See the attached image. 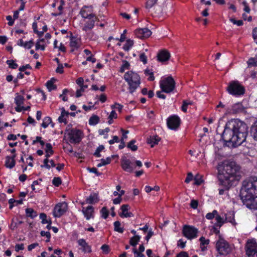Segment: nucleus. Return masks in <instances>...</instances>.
Here are the masks:
<instances>
[{"mask_svg": "<svg viewBox=\"0 0 257 257\" xmlns=\"http://www.w3.org/2000/svg\"><path fill=\"white\" fill-rule=\"evenodd\" d=\"M133 45L134 41L131 39H128L126 40L125 44L123 46V49L124 50L128 51Z\"/></svg>", "mask_w": 257, "mask_h": 257, "instance_id": "obj_35", "label": "nucleus"}, {"mask_svg": "<svg viewBox=\"0 0 257 257\" xmlns=\"http://www.w3.org/2000/svg\"><path fill=\"white\" fill-rule=\"evenodd\" d=\"M26 215L31 218H34L37 216V213L33 209L28 208L26 209Z\"/></svg>", "mask_w": 257, "mask_h": 257, "instance_id": "obj_28", "label": "nucleus"}, {"mask_svg": "<svg viewBox=\"0 0 257 257\" xmlns=\"http://www.w3.org/2000/svg\"><path fill=\"white\" fill-rule=\"evenodd\" d=\"M175 85V81L171 76L166 77L160 82V86L162 91L167 93H170L174 90Z\"/></svg>", "mask_w": 257, "mask_h": 257, "instance_id": "obj_6", "label": "nucleus"}, {"mask_svg": "<svg viewBox=\"0 0 257 257\" xmlns=\"http://www.w3.org/2000/svg\"><path fill=\"white\" fill-rule=\"evenodd\" d=\"M33 44H34L33 41L30 40L29 41L25 42V44H24V45L23 47H25V48L30 49L33 46Z\"/></svg>", "mask_w": 257, "mask_h": 257, "instance_id": "obj_53", "label": "nucleus"}, {"mask_svg": "<svg viewBox=\"0 0 257 257\" xmlns=\"http://www.w3.org/2000/svg\"><path fill=\"white\" fill-rule=\"evenodd\" d=\"M228 92L233 95L240 96L244 93V87L238 81L231 82L227 87Z\"/></svg>", "mask_w": 257, "mask_h": 257, "instance_id": "obj_5", "label": "nucleus"}, {"mask_svg": "<svg viewBox=\"0 0 257 257\" xmlns=\"http://www.w3.org/2000/svg\"><path fill=\"white\" fill-rule=\"evenodd\" d=\"M135 34L140 39H145L151 35L152 32L147 28H140L135 31Z\"/></svg>", "mask_w": 257, "mask_h": 257, "instance_id": "obj_15", "label": "nucleus"}, {"mask_svg": "<svg viewBox=\"0 0 257 257\" xmlns=\"http://www.w3.org/2000/svg\"><path fill=\"white\" fill-rule=\"evenodd\" d=\"M6 19L9 21L8 25L10 26H12L14 25V21L13 20L11 16H7L6 17Z\"/></svg>", "mask_w": 257, "mask_h": 257, "instance_id": "obj_61", "label": "nucleus"}, {"mask_svg": "<svg viewBox=\"0 0 257 257\" xmlns=\"http://www.w3.org/2000/svg\"><path fill=\"white\" fill-rule=\"evenodd\" d=\"M124 79L127 83L128 89L131 94H133L141 84L140 75L132 71H128L124 74Z\"/></svg>", "mask_w": 257, "mask_h": 257, "instance_id": "obj_4", "label": "nucleus"}, {"mask_svg": "<svg viewBox=\"0 0 257 257\" xmlns=\"http://www.w3.org/2000/svg\"><path fill=\"white\" fill-rule=\"evenodd\" d=\"M247 135L246 124L239 119H232L226 122L222 138L227 146L235 148L245 141Z\"/></svg>", "mask_w": 257, "mask_h": 257, "instance_id": "obj_1", "label": "nucleus"}, {"mask_svg": "<svg viewBox=\"0 0 257 257\" xmlns=\"http://www.w3.org/2000/svg\"><path fill=\"white\" fill-rule=\"evenodd\" d=\"M101 213L102 215V217H103L104 219H106L107 218L108 216V211L106 207H103L101 210Z\"/></svg>", "mask_w": 257, "mask_h": 257, "instance_id": "obj_50", "label": "nucleus"}, {"mask_svg": "<svg viewBox=\"0 0 257 257\" xmlns=\"http://www.w3.org/2000/svg\"><path fill=\"white\" fill-rule=\"evenodd\" d=\"M93 212V207L91 206H89L86 208H83L82 209V212L87 220L92 217Z\"/></svg>", "mask_w": 257, "mask_h": 257, "instance_id": "obj_21", "label": "nucleus"}, {"mask_svg": "<svg viewBox=\"0 0 257 257\" xmlns=\"http://www.w3.org/2000/svg\"><path fill=\"white\" fill-rule=\"evenodd\" d=\"M80 14L81 16L85 19H91L92 17L95 16V15L92 13L91 8L86 6L81 9Z\"/></svg>", "mask_w": 257, "mask_h": 257, "instance_id": "obj_17", "label": "nucleus"}, {"mask_svg": "<svg viewBox=\"0 0 257 257\" xmlns=\"http://www.w3.org/2000/svg\"><path fill=\"white\" fill-rule=\"evenodd\" d=\"M199 241H200V248L202 251H204L207 249V247L205 246L209 243V239H205V237L202 236L200 238Z\"/></svg>", "mask_w": 257, "mask_h": 257, "instance_id": "obj_24", "label": "nucleus"}, {"mask_svg": "<svg viewBox=\"0 0 257 257\" xmlns=\"http://www.w3.org/2000/svg\"><path fill=\"white\" fill-rule=\"evenodd\" d=\"M104 149V147L103 145H100L96 150L95 153H94V155L97 157H100L101 155L100 152L102 151Z\"/></svg>", "mask_w": 257, "mask_h": 257, "instance_id": "obj_47", "label": "nucleus"}, {"mask_svg": "<svg viewBox=\"0 0 257 257\" xmlns=\"http://www.w3.org/2000/svg\"><path fill=\"white\" fill-rule=\"evenodd\" d=\"M68 92V90L65 89L63 90V93L60 95V97L62 98V100L64 101H66L68 100V98L65 96V95Z\"/></svg>", "mask_w": 257, "mask_h": 257, "instance_id": "obj_56", "label": "nucleus"}, {"mask_svg": "<svg viewBox=\"0 0 257 257\" xmlns=\"http://www.w3.org/2000/svg\"><path fill=\"white\" fill-rule=\"evenodd\" d=\"M216 215H217V211L214 210L212 212L207 213L206 215V218L207 219H212L213 218H215Z\"/></svg>", "mask_w": 257, "mask_h": 257, "instance_id": "obj_49", "label": "nucleus"}, {"mask_svg": "<svg viewBox=\"0 0 257 257\" xmlns=\"http://www.w3.org/2000/svg\"><path fill=\"white\" fill-rule=\"evenodd\" d=\"M215 218L216 221L215 225L217 226L220 227L225 222V219L219 215L217 212V215H215Z\"/></svg>", "mask_w": 257, "mask_h": 257, "instance_id": "obj_25", "label": "nucleus"}, {"mask_svg": "<svg viewBox=\"0 0 257 257\" xmlns=\"http://www.w3.org/2000/svg\"><path fill=\"white\" fill-rule=\"evenodd\" d=\"M52 182L55 186H59L61 184V179L60 177H54Z\"/></svg>", "mask_w": 257, "mask_h": 257, "instance_id": "obj_51", "label": "nucleus"}, {"mask_svg": "<svg viewBox=\"0 0 257 257\" xmlns=\"http://www.w3.org/2000/svg\"><path fill=\"white\" fill-rule=\"evenodd\" d=\"M89 20L84 24V26L82 28V30L85 32L90 30L93 28L95 22L97 20V18L95 16L94 17H92L91 19Z\"/></svg>", "mask_w": 257, "mask_h": 257, "instance_id": "obj_20", "label": "nucleus"}, {"mask_svg": "<svg viewBox=\"0 0 257 257\" xmlns=\"http://www.w3.org/2000/svg\"><path fill=\"white\" fill-rule=\"evenodd\" d=\"M230 21L233 24L237 25L238 26H240L243 25V22L242 20H235L234 19H230Z\"/></svg>", "mask_w": 257, "mask_h": 257, "instance_id": "obj_54", "label": "nucleus"}, {"mask_svg": "<svg viewBox=\"0 0 257 257\" xmlns=\"http://www.w3.org/2000/svg\"><path fill=\"white\" fill-rule=\"evenodd\" d=\"M145 191L147 193L150 192L152 190L158 191L160 190V187L158 186H155L154 187H151L149 186H146L145 188Z\"/></svg>", "mask_w": 257, "mask_h": 257, "instance_id": "obj_44", "label": "nucleus"}, {"mask_svg": "<svg viewBox=\"0 0 257 257\" xmlns=\"http://www.w3.org/2000/svg\"><path fill=\"white\" fill-rule=\"evenodd\" d=\"M245 247L248 257H257V243L255 239L248 240Z\"/></svg>", "mask_w": 257, "mask_h": 257, "instance_id": "obj_9", "label": "nucleus"}, {"mask_svg": "<svg viewBox=\"0 0 257 257\" xmlns=\"http://www.w3.org/2000/svg\"><path fill=\"white\" fill-rule=\"evenodd\" d=\"M243 107L241 103H236L232 105L231 108H227L225 114H235L243 111Z\"/></svg>", "mask_w": 257, "mask_h": 257, "instance_id": "obj_16", "label": "nucleus"}, {"mask_svg": "<svg viewBox=\"0 0 257 257\" xmlns=\"http://www.w3.org/2000/svg\"><path fill=\"white\" fill-rule=\"evenodd\" d=\"M26 69H32V67L30 66V64H27L25 66H22L19 68V71L20 72L25 71Z\"/></svg>", "mask_w": 257, "mask_h": 257, "instance_id": "obj_59", "label": "nucleus"}, {"mask_svg": "<svg viewBox=\"0 0 257 257\" xmlns=\"http://www.w3.org/2000/svg\"><path fill=\"white\" fill-rule=\"evenodd\" d=\"M257 194V178L251 177L244 180L240 190V197Z\"/></svg>", "mask_w": 257, "mask_h": 257, "instance_id": "obj_3", "label": "nucleus"}, {"mask_svg": "<svg viewBox=\"0 0 257 257\" xmlns=\"http://www.w3.org/2000/svg\"><path fill=\"white\" fill-rule=\"evenodd\" d=\"M248 67H254L257 66V57L251 58L247 61Z\"/></svg>", "mask_w": 257, "mask_h": 257, "instance_id": "obj_37", "label": "nucleus"}, {"mask_svg": "<svg viewBox=\"0 0 257 257\" xmlns=\"http://www.w3.org/2000/svg\"><path fill=\"white\" fill-rule=\"evenodd\" d=\"M198 232V230L196 228L187 225L184 226L182 230L184 236L189 239L196 238L197 236Z\"/></svg>", "mask_w": 257, "mask_h": 257, "instance_id": "obj_11", "label": "nucleus"}, {"mask_svg": "<svg viewBox=\"0 0 257 257\" xmlns=\"http://www.w3.org/2000/svg\"><path fill=\"white\" fill-rule=\"evenodd\" d=\"M241 178L240 167L235 162H231L224 164L222 174L219 177L220 184L226 189H229L235 181Z\"/></svg>", "mask_w": 257, "mask_h": 257, "instance_id": "obj_2", "label": "nucleus"}, {"mask_svg": "<svg viewBox=\"0 0 257 257\" xmlns=\"http://www.w3.org/2000/svg\"><path fill=\"white\" fill-rule=\"evenodd\" d=\"M88 170L91 173H95L97 176H99L101 175L100 173H99L97 171V170L95 168H88Z\"/></svg>", "mask_w": 257, "mask_h": 257, "instance_id": "obj_60", "label": "nucleus"}, {"mask_svg": "<svg viewBox=\"0 0 257 257\" xmlns=\"http://www.w3.org/2000/svg\"><path fill=\"white\" fill-rule=\"evenodd\" d=\"M225 222H229L233 223L234 222V218L233 217V214L232 213H229L226 214L225 217Z\"/></svg>", "mask_w": 257, "mask_h": 257, "instance_id": "obj_42", "label": "nucleus"}, {"mask_svg": "<svg viewBox=\"0 0 257 257\" xmlns=\"http://www.w3.org/2000/svg\"><path fill=\"white\" fill-rule=\"evenodd\" d=\"M216 248L218 253L221 255H226L231 251L228 243L222 238H219L216 242Z\"/></svg>", "mask_w": 257, "mask_h": 257, "instance_id": "obj_7", "label": "nucleus"}, {"mask_svg": "<svg viewBox=\"0 0 257 257\" xmlns=\"http://www.w3.org/2000/svg\"><path fill=\"white\" fill-rule=\"evenodd\" d=\"M111 162V159L109 157H107L106 159H102L100 161V163L98 164L97 166L98 167H100L102 166L106 165L107 164H108Z\"/></svg>", "mask_w": 257, "mask_h": 257, "instance_id": "obj_41", "label": "nucleus"}, {"mask_svg": "<svg viewBox=\"0 0 257 257\" xmlns=\"http://www.w3.org/2000/svg\"><path fill=\"white\" fill-rule=\"evenodd\" d=\"M158 60L160 62H165L169 60L170 57V54L166 50H163L160 51L157 55Z\"/></svg>", "mask_w": 257, "mask_h": 257, "instance_id": "obj_19", "label": "nucleus"}, {"mask_svg": "<svg viewBox=\"0 0 257 257\" xmlns=\"http://www.w3.org/2000/svg\"><path fill=\"white\" fill-rule=\"evenodd\" d=\"M140 59L143 62L144 64H146L147 62V58L144 53H141L140 55Z\"/></svg>", "mask_w": 257, "mask_h": 257, "instance_id": "obj_55", "label": "nucleus"}, {"mask_svg": "<svg viewBox=\"0 0 257 257\" xmlns=\"http://www.w3.org/2000/svg\"><path fill=\"white\" fill-rule=\"evenodd\" d=\"M180 119L177 115H172L167 119V125L172 130L176 129L179 125Z\"/></svg>", "mask_w": 257, "mask_h": 257, "instance_id": "obj_14", "label": "nucleus"}, {"mask_svg": "<svg viewBox=\"0 0 257 257\" xmlns=\"http://www.w3.org/2000/svg\"><path fill=\"white\" fill-rule=\"evenodd\" d=\"M9 66L12 69H16L18 67V65L13 60H8L6 62Z\"/></svg>", "mask_w": 257, "mask_h": 257, "instance_id": "obj_45", "label": "nucleus"}, {"mask_svg": "<svg viewBox=\"0 0 257 257\" xmlns=\"http://www.w3.org/2000/svg\"><path fill=\"white\" fill-rule=\"evenodd\" d=\"M198 201L196 200H192L190 203V206L193 209H196L198 206Z\"/></svg>", "mask_w": 257, "mask_h": 257, "instance_id": "obj_58", "label": "nucleus"}, {"mask_svg": "<svg viewBox=\"0 0 257 257\" xmlns=\"http://www.w3.org/2000/svg\"><path fill=\"white\" fill-rule=\"evenodd\" d=\"M253 137L254 140L257 141V121L255 122L254 125L251 128Z\"/></svg>", "mask_w": 257, "mask_h": 257, "instance_id": "obj_46", "label": "nucleus"}, {"mask_svg": "<svg viewBox=\"0 0 257 257\" xmlns=\"http://www.w3.org/2000/svg\"><path fill=\"white\" fill-rule=\"evenodd\" d=\"M79 39L76 37H72L70 39V46L72 48H78L79 46Z\"/></svg>", "mask_w": 257, "mask_h": 257, "instance_id": "obj_26", "label": "nucleus"}, {"mask_svg": "<svg viewBox=\"0 0 257 257\" xmlns=\"http://www.w3.org/2000/svg\"><path fill=\"white\" fill-rule=\"evenodd\" d=\"M41 235L42 236H46L48 239L51 237V234L49 231H42L41 232Z\"/></svg>", "mask_w": 257, "mask_h": 257, "instance_id": "obj_63", "label": "nucleus"}, {"mask_svg": "<svg viewBox=\"0 0 257 257\" xmlns=\"http://www.w3.org/2000/svg\"><path fill=\"white\" fill-rule=\"evenodd\" d=\"M243 204L250 209H257V194L240 197Z\"/></svg>", "mask_w": 257, "mask_h": 257, "instance_id": "obj_8", "label": "nucleus"}, {"mask_svg": "<svg viewBox=\"0 0 257 257\" xmlns=\"http://www.w3.org/2000/svg\"><path fill=\"white\" fill-rule=\"evenodd\" d=\"M121 166L122 169L127 172H133L135 168V164L125 156H122L120 160Z\"/></svg>", "mask_w": 257, "mask_h": 257, "instance_id": "obj_12", "label": "nucleus"}, {"mask_svg": "<svg viewBox=\"0 0 257 257\" xmlns=\"http://www.w3.org/2000/svg\"><path fill=\"white\" fill-rule=\"evenodd\" d=\"M87 203L92 204L97 201V195L96 194L91 195L86 200Z\"/></svg>", "mask_w": 257, "mask_h": 257, "instance_id": "obj_33", "label": "nucleus"}, {"mask_svg": "<svg viewBox=\"0 0 257 257\" xmlns=\"http://www.w3.org/2000/svg\"><path fill=\"white\" fill-rule=\"evenodd\" d=\"M129 205L127 204L122 205L121 207V209L122 210L121 214H120V216L122 217V216L126 213V212H128Z\"/></svg>", "mask_w": 257, "mask_h": 257, "instance_id": "obj_48", "label": "nucleus"}, {"mask_svg": "<svg viewBox=\"0 0 257 257\" xmlns=\"http://www.w3.org/2000/svg\"><path fill=\"white\" fill-rule=\"evenodd\" d=\"M136 142V141L135 140H132L128 143L127 147L133 151H137L138 150V147L137 146L135 145Z\"/></svg>", "mask_w": 257, "mask_h": 257, "instance_id": "obj_36", "label": "nucleus"}, {"mask_svg": "<svg viewBox=\"0 0 257 257\" xmlns=\"http://www.w3.org/2000/svg\"><path fill=\"white\" fill-rule=\"evenodd\" d=\"M140 238L141 237L139 235H135L130 239V244L133 246H135L139 241Z\"/></svg>", "mask_w": 257, "mask_h": 257, "instance_id": "obj_34", "label": "nucleus"}, {"mask_svg": "<svg viewBox=\"0 0 257 257\" xmlns=\"http://www.w3.org/2000/svg\"><path fill=\"white\" fill-rule=\"evenodd\" d=\"M52 120L50 117L47 116L45 117L42 123V126L44 128H46L49 124L51 122Z\"/></svg>", "mask_w": 257, "mask_h": 257, "instance_id": "obj_40", "label": "nucleus"}, {"mask_svg": "<svg viewBox=\"0 0 257 257\" xmlns=\"http://www.w3.org/2000/svg\"><path fill=\"white\" fill-rule=\"evenodd\" d=\"M46 152L47 154L45 156L46 158H48L50 157L51 155L53 154L54 152L52 150V146L51 144H46Z\"/></svg>", "mask_w": 257, "mask_h": 257, "instance_id": "obj_32", "label": "nucleus"}, {"mask_svg": "<svg viewBox=\"0 0 257 257\" xmlns=\"http://www.w3.org/2000/svg\"><path fill=\"white\" fill-rule=\"evenodd\" d=\"M101 249L102 250V251L105 253H108V252H109V246L106 245V244H103L101 246Z\"/></svg>", "mask_w": 257, "mask_h": 257, "instance_id": "obj_62", "label": "nucleus"}, {"mask_svg": "<svg viewBox=\"0 0 257 257\" xmlns=\"http://www.w3.org/2000/svg\"><path fill=\"white\" fill-rule=\"evenodd\" d=\"M99 121V117L96 115H93L91 116L89 120V124L90 125H94L97 124Z\"/></svg>", "mask_w": 257, "mask_h": 257, "instance_id": "obj_30", "label": "nucleus"}, {"mask_svg": "<svg viewBox=\"0 0 257 257\" xmlns=\"http://www.w3.org/2000/svg\"><path fill=\"white\" fill-rule=\"evenodd\" d=\"M194 180V184L197 185H200L203 182L202 176L199 174L196 175Z\"/></svg>", "mask_w": 257, "mask_h": 257, "instance_id": "obj_39", "label": "nucleus"}, {"mask_svg": "<svg viewBox=\"0 0 257 257\" xmlns=\"http://www.w3.org/2000/svg\"><path fill=\"white\" fill-rule=\"evenodd\" d=\"M68 208L67 203L65 202L59 203L54 208L53 215L55 217H60L67 211Z\"/></svg>", "mask_w": 257, "mask_h": 257, "instance_id": "obj_13", "label": "nucleus"}, {"mask_svg": "<svg viewBox=\"0 0 257 257\" xmlns=\"http://www.w3.org/2000/svg\"><path fill=\"white\" fill-rule=\"evenodd\" d=\"M161 140V138L158 136H150L147 139V143L151 145L153 148L155 145L158 144L159 142Z\"/></svg>", "mask_w": 257, "mask_h": 257, "instance_id": "obj_22", "label": "nucleus"}, {"mask_svg": "<svg viewBox=\"0 0 257 257\" xmlns=\"http://www.w3.org/2000/svg\"><path fill=\"white\" fill-rule=\"evenodd\" d=\"M252 36H253V39H254V41L257 43V28H255L253 30Z\"/></svg>", "mask_w": 257, "mask_h": 257, "instance_id": "obj_64", "label": "nucleus"}, {"mask_svg": "<svg viewBox=\"0 0 257 257\" xmlns=\"http://www.w3.org/2000/svg\"><path fill=\"white\" fill-rule=\"evenodd\" d=\"M68 136L71 143L78 144L81 141L83 134L80 130L72 129L68 132Z\"/></svg>", "mask_w": 257, "mask_h": 257, "instance_id": "obj_10", "label": "nucleus"}, {"mask_svg": "<svg viewBox=\"0 0 257 257\" xmlns=\"http://www.w3.org/2000/svg\"><path fill=\"white\" fill-rule=\"evenodd\" d=\"M15 102L18 106L22 105L24 102V97L19 95L18 93H16V96L15 98Z\"/></svg>", "mask_w": 257, "mask_h": 257, "instance_id": "obj_27", "label": "nucleus"}, {"mask_svg": "<svg viewBox=\"0 0 257 257\" xmlns=\"http://www.w3.org/2000/svg\"><path fill=\"white\" fill-rule=\"evenodd\" d=\"M47 217L46 214L44 213H42L40 214V218L42 220V223L46 224L48 222Z\"/></svg>", "mask_w": 257, "mask_h": 257, "instance_id": "obj_52", "label": "nucleus"}, {"mask_svg": "<svg viewBox=\"0 0 257 257\" xmlns=\"http://www.w3.org/2000/svg\"><path fill=\"white\" fill-rule=\"evenodd\" d=\"M54 81L55 79L53 78L46 83V86L49 91L56 89V86L54 84Z\"/></svg>", "mask_w": 257, "mask_h": 257, "instance_id": "obj_31", "label": "nucleus"}, {"mask_svg": "<svg viewBox=\"0 0 257 257\" xmlns=\"http://www.w3.org/2000/svg\"><path fill=\"white\" fill-rule=\"evenodd\" d=\"M114 230L119 233H122L123 229L120 227V222L118 221H116L114 222Z\"/></svg>", "mask_w": 257, "mask_h": 257, "instance_id": "obj_38", "label": "nucleus"}, {"mask_svg": "<svg viewBox=\"0 0 257 257\" xmlns=\"http://www.w3.org/2000/svg\"><path fill=\"white\" fill-rule=\"evenodd\" d=\"M45 42L44 39H39L37 41L36 44V49L39 50L41 49V50L44 51L45 49V46L44 44Z\"/></svg>", "mask_w": 257, "mask_h": 257, "instance_id": "obj_29", "label": "nucleus"}, {"mask_svg": "<svg viewBox=\"0 0 257 257\" xmlns=\"http://www.w3.org/2000/svg\"><path fill=\"white\" fill-rule=\"evenodd\" d=\"M16 165L15 160L11 159L10 156L6 157L5 166L7 168L12 169Z\"/></svg>", "mask_w": 257, "mask_h": 257, "instance_id": "obj_23", "label": "nucleus"}, {"mask_svg": "<svg viewBox=\"0 0 257 257\" xmlns=\"http://www.w3.org/2000/svg\"><path fill=\"white\" fill-rule=\"evenodd\" d=\"M64 67L62 64L58 65V67L56 69V72L58 73L62 74L63 73Z\"/></svg>", "mask_w": 257, "mask_h": 257, "instance_id": "obj_57", "label": "nucleus"}, {"mask_svg": "<svg viewBox=\"0 0 257 257\" xmlns=\"http://www.w3.org/2000/svg\"><path fill=\"white\" fill-rule=\"evenodd\" d=\"M78 244L80 246L81 249L84 253H90L91 252V246L87 243L85 239H79L77 241Z\"/></svg>", "mask_w": 257, "mask_h": 257, "instance_id": "obj_18", "label": "nucleus"}, {"mask_svg": "<svg viewBox=\"0 0 257 257\" xmlns=\"http://www.w3.org/2000/svg\"><path fill=\"white\" fill-rule=\"evenodd\" d=\"M157 1L158 0H147L146 4V8L148 9L152 8L157 4Z\"/></svg>", "mask_w": 257, "mask_h": 257, "instance_id": "obj_43", "label": "nucleus"}]
</instances>
